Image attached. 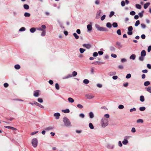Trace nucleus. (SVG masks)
Here are the masks:
<instances>
[{
  "instance_id": "1",
  "label": "nucleus",
  "mask_w": 151,
  "mask_h": 151,
  "mask_svg": "<svg viewBox=\"0 0 151 151\" xmlns=\"http://www.w3.org/2000/svg\"><path fill=\"white\" fill-rule=\"evenodd\" d=\"M101 124L102 127H106L108 124V119L104 117L102 118L101 120Z\"/></svg>"
},
{
  "instance_id": "2",
  "label": "nucleus",
  "mask_w": 151,
  "mask_h": 151,
  "mask_svg": "<svg viewBox=\"0 0 151 151\" xmlns=\"http://www.w3.org/2000/svg\"><path fill=\"white\" fill-rule=\"evenodd\" d=\"M63 121L66 127L71 126V123L69 119L66 117H64L63 119Z\"/></svg>"
},
{
  "instance_id": "3",
  "label": "nucleus",
  "mask_w": 151,
  "mask_h": 151,
  "mask_svg": "<svg viewBox=\"0 0 151 151\" xmlns=\"http://www.w3.org/2000/svg\"><path fill=\"white\" fill-rule=\"evenodd\" d=\"M95 27L99 31L106 32L108 31L107 28L103 27H100L99 25L97 24H95Z\"/></svg>"
},
{
  "instance_id": "4",
  "label": "nucleus",
  "mask_w": 151,
  "mask_h": 151,
  "mask_svg": "<svg viewBox=\"0 0 151 151\" xmlns=\"http://www.w3.org/2000/svg\"><path fill=\"white\" fill-rule=\"evenodd\" d=\"M32 144L34 148L37 147L38 144V141L36 138H34L32 140Z\"/></svg>"
},
{
  "instance_id": "5",
  "label": "nucleus",
  "mask_w": 151,
  "mask_h": 151,
  "mask_svg": "<svg viewBox=\"0 0 151 151\" xmlns=\"http://www.w3.org/2000/svg\"><path fill=\"white\" fill-rule=\"evenodd\" d=\"M85 97L88 99H92L94 97V96L93 95L89 94H86L85 95Z\"/></svg>"
},
{
  "instance_id": "6",
  "label": "nucleus",
  "mask_w": 151,
  "mask_h": 151,
  "mask_svg": "<svg viewBox=\"0 0 151 151\" xmlns=\"http://www.w3.org/2000/svg\"><path fill=\"white\" fill-rule=\"evenodd\" d=\"M54 129V127L53 126H50L48 127H46L45 128V130L46 131H49L52 130Z\"/></svg>"
},
{
  "instance_id": "7",
  "label": "nucleus",
  "mask_w": 151,
  "mask_h": 151,
  "mask_svg": "<svg viewBox=\"0 0 151 151\" xmlns=\"http://www.w3.org/2000/svg\"><path fill=\"white\" fill-rule=\"evenodd\" d=\"M115 147L114 145H111L108 144L107 145V147L109 149H113Z\"/></svg>"
},
{
  "instance_id": "8",
  "label": "nucleus",
  "mask_w": 151,
  "mask_h": 151,
  "mask_svg": "<svg viewBox=\"0 0 151 151\" xmlns=\"http://www.w3.org/2000/svg\"><path fill=\"white\" fill-rule=\"evenodd\" d=\"M34 102V104L36 105L37 106H38L40 108H42L44 109V106L41 105V104H40L39 103L35 101H33Z\"/></svg>"
},
{
  "instance_id": "9",
  "label": "nucleus",
  "mask_w": 151,
  "mask_h": 151,
  "mask_svg": "<svg viewBox=\"0 0 151 151\" xmlns=\"http://www.w3.org/2000/svg\"><path fill=\"white\" fill-rule=\"evenodd\" d=\"M33 95L35 97H38L39 96V91L36 90L34 91Z\"/></svg>"
},
{
  "instance_id": "10",
  "label": "nucleus",
  "mask_w": 151,
  "mask_h": 151,
  "mask_svg": "<svg viewBox=\"0 0 151 151\" xmlns=\"http://www.w3.org/2000/svg\"><path fill=\"white\" fill-rule=\"evenodd\" d=\"M83 47L87 49H90L91 47V45L88 44H84L83 45Z\"/></svg>"
},
{
  "instance_id": "11",
  "label": "nucleus",
  "mask_w": 151,
  "mask_h": 151,
  "mask_svg": "<svg viewBox=\"0 0 151 151\" xmlns=\"http://www.w3.org/2000/svg\"><path fill=\"white\" fill-rule=\"evenodd\" d=\"M60 114L59 113H56L54 114V116L55 117V119H58L59 118V116Z\"/></svg>"
},
{
  "instance_id": "12",
  "label": "nucleus",
  "mask_w": 151,
  "mask_h": 151,
  "mask_svg": "<svg viewBox=\"0 0 151 151\" xmlns=\"http://www.w3.org/2000/svg\"><path fill=\"white\" fill-rule=\"evenodd\" d=\"M72 77V75L71 74H68L66 76H64L63 77L62 79H66Z\"/></svg>"
},
{
  "instance_id": "13",
  "label": "nucleus",
  "mask_w": 151,
  "mask_h": 151,
  "mask_svg": "<svg viewBox=\"0 0 151 151\" xmlns=\"http://www.w3.org/2000/svg\"><path fill=\"white\" fill-rule=\"evenodd\" d=\"M128 140L125 138H124L123 140L122 141V144L124 145H126L128 143Z\"/></svg>"
},
{
  "instance_id": "14",
  "label": "nucleus",
  "mask_w": 151,
  "mask_h": 151,
  "mask_svg": "<svg viewBox=\"0 0 151 151\" xmlns=\"http://www.w3.org/2000/svg\"><path fill=\"white\" fill-rule=\"evenodd\" d=\"M146 55V52L145 50H142L141 52V55L142 57H145Z\"/></svg>"
},
{
  "instance_id": "15",
  "label": "nucleus",
  "mask_w": 151,
  "mask_h": 151,
  "mask_svg": "<svg viewBox=\"0 0 151 151\" xmlns=\"http://www.w3.org/2000/svg\"><path fill=\"white\" fill-rule=\"evenodd\" d=\"M116 44L118 46V48H120L122 47V45L120 42H116Z\"/></svg>"
},
{
  "instance_id": "16",
  "label": "nucleus",
  "mask_w": 151,
  "mask_h": 151,
  "mask_svg": "<svg viewBox=\"0 0 151 151\" xmlns=\"http://www.w3.org/2000/svg\"><path fill=\"white\" fill-rule=\"evenodd\" d=\"M87 28L88 31H91L92 29V25L91 24L88 25H87Z\"/></svg>"
},
{
  "instance_id": "17",
  "label": "nucleus",
  "mask_w": 151,
  "mask_h": 151,
  "mask_svg": "<svg viewBox=\"0 0 151 151\" xmlns=\"http://www.w3.org/2000/svg\"><path fill=\"white\" fill-rule=\"evenodd\" d=\"M150 4V3L149 2H147L144 5V9H146L147 8Z\"/></svg>"
},
{
  "instance_id": "18",
  "label": "nucleus",
  "mask_w": 151,
  "mask_h": 151,
  "mask_svg": "<svg viewBox=\"0 0 151 151\" xmlns=\"http://www.w3.org/2000/svg\"><path fill=\"white\" fill-rule=\"evenodd\" d=\"M14 68L16 70H19L21 68L19 64H16L14 65Z\"/></svg>"
},
{
  "instance_id": "19",
  "label": "nucleus",
  "mask_w": 151,
  "mask_h": 151,
  "mask_svg": "<svg viewBox=\"0 0 151 151\" xmlns=\"http://www.w3.org/2000/svg\"><path fill=\"white\" fill-rule=\"evenodd\" d=\"M68 100L69 102L70 103H73L74 101V100L73 98L71 97L68 98Z\"/></svg>"
},
{
  "instance_id": "20",
  "label": "nucleus",
  "mask_w": 151,
  "mask_h": 151,
  "mask_svg": "<svg viewBox=\"0 0 151 151\" xmlns=\"http://www.w3.org/2000/svg\"><path fill=\"white\" fill-rule=\"evenodd\" d=\"M110 50L112 52H114L115 51L116 49L113 46H111L110 47Z\"/></svg>"
},
{
  "instance_id": "21",
  "label": "nucleus",
  "mask_w": 151,
  "mask_h": 151,
  "mask_svg": "<svg viewBox=\"0 0 151 151\" xmlns=\"http://www.w3.org/2000/svg\"><path fill=\"white\" fill-rule=\"evenodd\" d=\"M23 7L25 9L27 10L29 9V6L27 4H24L23 5Z\"/></svg>"
},
{
  "instance_id": "22",
  "label": "nucleus",
  "mask_w": 151,
  "mask_h": 151,
  "mask_svg": "<svg viewBox=\"0 0 151 151\" xmlns=\"http://www.w3.org/2000/svg\"><path fill=\"white\" fill-rule=\"evenodd\" d=\"M89 116L90 117L91 119H92L94 117V115L93 113L92 112H91L89 113Z\"/></svg>"
},
{
  "instance_id": "23",
  "label": "nucleus",
  "mask_w": 151,
  "mask_h": 151,
  "mask_svg": "<svg viewBox=\"0 0 151 151\" xmlns=\"http://www.w3.org/2000/svg\"><path fill=\"white\" fill-rule=\"evenodd\" d=\"M106 26L109 28H111L112 27V25L110 22H108L106 24Z\"/></svg>"
},
{
  "instance_id": "24",
  "label": "nucleus",
  "mask_w": 151,
  "mask_h": 151,
  "mask_svg": "<svg viewBox=\"0 0 151 151\" xmlns=\"http://www.w3.org/2000/svg\"><path fill=\"white\" fill-rule=\"evenodd\" d=\"M62 111L64 113H69L70 112V110L68 109H66L64 110H62Z\"/></svg>"
},
{
  "instance_id": "25",
  "label": "nucleus",
  "mask_w": 151,
  "mask_h": 151,
  "mask_svg": "<svg viewBox=\"0 0 151 151\" xmlns=\"http://www.w3.org/2000/svg\"><path fill=\"white\" fill-rule=\"evenodd\" d=\"M136 58V55L134 54H132L130 57V59H132L133 60H134Z\"/></svg>"
},
{
  "instance_id": "26",
  "label": "nucleus",
  "mask_w": 151,
  "mask_h": 151,
  "mask_svg": "<svg viewBox=\"0 0 151 151\" xmlns=\"http://www.w3.org/2000/svg\"><path fill=\"white\" fill-rule=\"evenodd\" d=\"M140 100L141 102H144L145 101L144 97L143 96H141L140 97Z\"/></svg>"
},
{
  "instance_id": "27",
  "label": "nucleus",
  "mask_w": 151,
  "mask_h": 151,
  "mask_svg": "<svg viewBox=\"0 0 151 151\" xmlns=\"http://www.w3.org/2000/svg\"><path fill=\"white\" fill-rule=\"evenodd\" d=\"M85 50H86L83 48H80L79 49V51L81 53H83Z\"/></svg>"
},
{
  "instance_id": "28",
  "label": "nucleus",
  "mask_w": 151,
  "mask_h": 151,
  "mask_svg": "<svg viewBox=\"0 0 151 151\" xmlns=\"http://www.w3.org/2000/svg\"><path fill=\"white\" fill-rule=\"evenodd\" d=\"M89 126L91 129H93L94 128V126H93L92 124L91 123H90L89 124Z\"/></svg>"
},
{
  "instance_id": "29",
  "label": "nucleus",
  "mask_w": 151,
  "mask_h": 151,
  "mask_svg": "<svg viewBox=\"0 0 151 151\" xmlns=\"http://www.w3.org/2000/svg\"><path fill=\"white\" fill-rule=\"evenodd\" d=\"M36 31V29L35 28L33 27L30 29V31L31 33H34Z\"/></svg>"
},
{
  "instance_id": "30",
  "label": "nucleus",
  "mask_w": 151,
  "mask_h": 151,
  "mask_svg": "<svg viewBox=\"0 0 151 151\" xmlns=\"http://www.w3.org/2000/svg\"><path fill=\"white\" fill-rule=\"evenodd\" d=\"M24 15L25 17H29L30 16V14L28 12H25L24 14Z\"/></svg>"
},
{
  "instance_id": "31",
  "label": "nucleus",
  "mask_w": 151,
  "mask_h": 151,
  "mask_svg": "<svg viewBox=\"0 0 151 151\" xmlns=\"http://www.w3.org/2000/svg\"><path fill=\"white\" fill-rule=\"evenodd\" d=\"M136 7L139 9H141V6L139 4H136L135 5Z\"/></svg>"
},
{
  "instance_id": "32",
  "label": "nucleus",
  "mask_w": 151,
  "mask_h": 151,
  "mask_svg": "<svg viewBox=\"0 0 151 151\" xmlns=\"http://www.w3.org/2000/svg\"><path fill=\"white\" fill-rule=\"evenodd\" d=\"M73 35L75 37V38L76 39H78L79 38V36L77 35V34L76 33H74L73 34Z\"/></svg>"
},
{
  "instance_id": "33",
  "label": "nucleus",
  "mask_w": 151,
  "mask_h": 151,
  "mask_svg": "<svg viewBox=\"0 0 151 151\" xmlns=\"http://www.w3.org/2000/svg\"><path fill=\"white\" fill-rule=\"evenodd\" d=\"M83 83L86 84H87L89 83V81L88 80L85 79L83 81Z\"/></svg>"
},
{
  "instance_id": "34",
  "label": "nucleus",
  "mask_w": 151,
  "mask_h": 151,
  "mask_svg": "<svg viewBox=\"0 0 151 151\" xmlns=\"http://www.w3.org/2000/svg\"><path fill=\"white\" fill-rule=\"evenodd\" d=\"M150 82L149 81H147L145 82L144 85L145 86H147L150 84Z\"/></svg>"
},
{
  "instance_id": "35",
  "label": "nucleus",
  "mask_w": 151,
  "mask_h": 151,
  "mask_svg": "<svg viewBox=\"0 0 151 151\" xmlns=\"http://www.w3.org/2000/svg\"><path fill=\"white\" fill-rule=\"evenodd\" d=\"M140 24L139 21L138 20L136 21L135 24V26L136 27L137 26Z\"/></svg>"
},
{
  "instance_id": "36",
  "label": "nucleus",
  "mask_w": 151,
  "mask_h": 151,
  "mask_svg": "<svg viewBox=\"0 0 151 151\" xmlns=\"http://www.w3.org/2000/svg\"><path fill=\"white\" fill-rule=\"evenodd\" d=\"M37 101L40 103H42L43 102V100L42 98H38L37 99Z\"/></svg>"
},
{
  "instance_id": "37",
  "label": "nucleus",
  "mask_w": 151,
  "mask_h": 151,
  "mask_svg": "<svg viewBox=\"0 0 151 151\" xmlns=\"http://www.w3.org/2000/svg\"><path fill=\"white\" fill-rule=\"evenodd\" d=\"M113 26L115 28L116 27H118V24L116 22H114L112 24Z\"/></svg>"
},
{
  "instance_id": "38",
  "label": "nucleus",
  "mask_w": 151,
  "mask_h": 151,
  "mask_svg": "<svg viewBox=\"0 0 151 151\" xmlns=\"http://www.w3.org/2000/svg\"><path fill=\"white\" fill-rule=\"evenodd\" d=\"M114 12L113 11H111L110 12V14L109 15V17L111 18V17L113 15H114Z\"/></svg>"
},
{
  "instance_id": "39",
  "label": "nucleus",
  "mask_w": 151,
  "mask_h": 151,
  "mask_svg": "<svg viewBox=\"0 0 151 151\" xmlns=\"http://www.w3.org/2000/svg\"><path fill=\"white\" fill-rule=\"evenodd\" d=\"M146 90L150 92V93H151V87H148L147 88Z\"/></svg>"
},
{
  "instance_id": "40",
  "label": "nucleus",
  "mask_w": 151,
  "mask_h": 151,
  "mask_svg": "<svg viewBox=\"0 0 151 151\" xmlns=\"http://www.w3.org/2000/svg\"><path fill=\"white\" fill-rule=\"evenodd\" d=\"M55 87L56 89L58 90L59 89L60 87L59 84L58 83H56L55 85Z\"/></svg>"
},
{
  "instance_id": "41",
  "label": "nucleus",
  "mask_w": 151,
  "mask_h": 151,
  "mask_svg": "<svg viewBox=\"0 0 151 151\" xmlns=\"http://www.w3.org/2000/svg\"><path fill=\"white\" fill-rule=\"evenodd\" d=\"M139 109L141 111H144L145 109V107H140L139 108Z\"/></svg>"
},
{
  "instance_id": "42",
  "label": "nucleus",
  "mask_w": 151,
  "mask_h": 151,
  "mask_svg": "<svg viewBox=\"0 0 151 151\" xmlns=\"http://www.w3.org/2000/svg\"><path fill=\"white\" fill-rule=\"evenodd\" d=\"M128 31H132L133 30V27L132 26H130L128 28Z\"/></svg>"
},
{
  "instance_id": "43",
  "label": "nucleus",
  "mask_w": 151,
  "mask_h": 151,
  "mask_svg": "<svg viewBox=\"0 0 151 151\" xmlns=\"http://www.w3.org/2000/svg\"><path fill=\"white\" fill-rule=\"evenodd\" d=\"M118 146L119 147H122L123 145L122 142L121 141H119L118 142Z\"/></svg>"
},
{
  "instance_id": "44",
  "label": "nucleus",
  "mask_w": 151,
  "mask_h": 151,
  "mask_svg": "<svg viewBox=\"0 0 151 151\" xmlns=\"http://www.w3.org/2000/svg\"><path fill=\"white\" fill-rule=\"evenodd\" d=\"M121 4V5L122 6H124L125 5V3L124 1H122Z\"/></svg>"
},
{
  "instance_id": "45",
  "label": "nucleus",
  "mask_w": 151,
  "mask_h": 151,
  "mask_svg": "<svg viewBox=\"0 0 151 151\" xmlns=\"http://www.w3.org/2000/svg\"><path fill=\"white\" fill-rule=\"evenodd\" d=\"M26 30V29L24 27H22L19 29V31H24Z\"/></svg>"
},
{
  "instance_id": "46",
  "label": "nucleus",
  "mask_w": 151,
  "mask_h": 151,
  "mask_svg": "<svg viewBox=\"0 0 151 151\" xmlns=\"http://www.w3.org/2000/svg\"><path fill=\"white\" fill-rule=\"evenodd\" d=\"M131 75L130 73H129V74H127L126 76V78H127V79L129 78H131Z\"/></svg>"
},
{
  "instance_id": "47",
  "label": "nucleus",
  "mask_w": 151,
  "mask_h": 151,
  "mask_svg": "<svg viewBox=\"0 0 151 151\" xmlns=\"http://www.w3.org/2000/svg\"><path fill=\"white\" fill-rule=\"evenodd\" d=\"M117 33L118 35H121V30L120 29H118L116 32Z\"/></svg>"
},
{
  "instance_id": "48",
  "label": "nucleus",
  "mask_w": 151,
  "mask_h": 151,
  "mask_svg": "<svg viewBox=\"0 0 151 151\" xmlns=\"http://www.w3.org/2000/svg\"><path fill=\"white\" fill-rule=\"evenodd\" d=\"M77 74V72H76V71H73V72H72V76H76Z\"/></svg>"
},
{
  "instance_id": "49",
  "label": "nucleus",
  "mask_w": 151,
  "mask_h": 151,
  "mask_svg": "<svg viewBox=\"0 0 151 151\" xmlns=\"http://www.w3.org/2000/svg\"><path fill=\"white\" fill-rule=\"evenodd\" d=\"M139 60L141 61H143L144 60V57H142L141 56L139 58Z\"/></svg>"
},
{
  "instance_id": "50",
  "label": "nucleus",
  "mask_w": 151,
  "mask_h": 151,
  "mask_svg": "<svg viewBox=\"0 0 151 151\" xmlns=\"http://www.w3.org/2000/svg\"><path fill=\"white\" fill-rule=\"evenodd\" d=\"M79 117L82 118H83L85 117L84 115L82 113L80 114L79 115Z\"/></svg>"
},
{
  "instance_id": "51",
  "label": "nucleus",
  "mask_w": 151,
  "mask_h": 151,
  "mask_svg": "<svg viewBox=\"0 0 151 151\" xmlns=\"http://www.w3.org/2000/svg\"><path fill=\"white\" fill-rule=\"evenodd\" d=\"M46 32L44 30L43 31H42V32L41 33V36H44L45 35Z\"/></svg>"
},
{
  "instance_id": "52",
  "label": "nucleus",
  "mask_w": 151,
  "mask_h": 151,
  "mask_svg": "<svg viewBox=\"0 0 151 151\" xmlns=\"http://www.w3.org/2000/svg\"><path fill=\"white\" fill-rule=\"evenodd\" d=\"M77 107L79 109H82L83 107V106L80 104H78L77 105Z\"/></svg>"
},
{
  "instance_id": "53",
  "label": "nucleus",
  "mask_w": 151,
  "mask_h": 151,
  "mask_svg": "<svg viewBox=\"0 0 151 151\" xmlns=\"http://www.w3.org/2000/svg\"><path fill=\"white\" fill-rule=\"evenodd\" d=\"M137 123H142L143 122V121L142 119H138L137 120Z\"/></svg>"
},
{
  "instance_id": "54",
  "label": "nucleus",
  "mask_w": 151,
  "mask_h": 151,
  "mask_svg": "<svg viewBox=\"0 0 151 151\" xmlns=\"http://www.w3.org/2000/svg\"><path fill=\"white\" fill-rule=\"evenodd\" d=\"M130 14L131 15H134L135 14V12L134 11H131L130 12Z\"/></svg>"
},
{
  "instance_id": "55",
  "label": "nucleus",
  "mask_w": 151,
  "mask_h": 151,
  "mask_svg": "<svg viewBox=\"0 0 151 151\" xmlns=\"http://www.w3.org/2000/svg\"><path fill=\"white\" fill-rule=\"evenodd\" d=\"M118 108L120 109H122L124 108V106L122 105H120L119 106Z\"/></svg>"
},
{
  "instance_id": "56",
  "label": "nucleus",
  "mask_w": 151,
  "mask_h": 151,
  "mask_svg": "<svg viewBox=\"0 0 151 151\" xmlns=\"http://www.w3.org/2000/svg\"><path fill=\"white\" fill-rule=\"evenodd\" d=\"M142 13L140 12V13H139V14H138L139 15V16L140 17H143V13H142L144 12V11H142Z\"/></svg>"
},
{
  "instance_id": "57",
  "label": "nucleus",
  "mask_w": 151,
  "mask_h": 151,
  "mask_svg": "<svg viewBox=\"0 0 151 151\" xmlns=\"http://www.w3.org/2000/svg\"><path fill=\"white\" fill-rule=\"evenodd\" d=\"M141 26L142 28L143 29L145 28L146 27L145 25L144 24H141Z\"/></svg>"
},
{
  "instance_id": "58",
  "label": "nucleus",
  "mask_w": 151,
  "mask_h": 151,
  "mask_svg": "<svg viewBox=\"0 0 151 151\" xmlns=\"http://www.w3.org/2000/svg\"><path fill=\"white\" fill-rule=\"evenodd\" d=\"M106 17V15H103L101 18V21H103L105 19Z\"/></svg>"
},
{
  "instance_id": "59",
  "label": "nucleus",
  "mask_w": 151,
  "mask_h": 151,
  "mask_svg": "<svg viewBox=\"0 0 151 151\" xmlns=\"http://www.w3.org/2000/svg\"><path fill=\"white\" fill-rule=\"evenodd\" d=\"M98 55V53L96 52H94L93 54V56L94 57H96Z\"/></svg>"
},
{
  "instance_id": "60",
  "label": "nucleus",
  "mask_w": 151,
  "mask_h": 151,
  "mask_svg": "<svg viewBox=\"0 0 151 151\" xmlns=\"http://www.w3.org/2000/svg\"><path fill=\"white\" fill-rule=\"evenodd\" d=\"M136 110V108H135L134 107L133 108H132L130 110V112H132L133 111H135Z\"/></svg>"
},
{
  "instance_id": "61",
  "label": "nucleus",
  "mask_w": 151,
  "mask_h": 151,
  "mask_svg": "<svg viewBox=\"0 0 151 151\" xmlns=\"http://www.w3.org/2000/svg\"><path fill=\"white\" fill-rule=\"evenodd\" d=\"M121 61L122 63H124L127 61V60L125 58H122L121 59Z\"/></svg>"
},
{
  "instance_id": "62",
  "label": "nucleus",
  "mask_w": 151,
  "mask_h": 151,
  "mask_svg": "<svg viewBox=\"0 0 151 151\" xmlns=\"http://www.w3.org/2000/svg\"><path fill=\"white\" fill-rule=\"evenodd\" d=\"M151 50V45L149 46L147 49V51L148 52H150Z\"/></svg>"
},
{
  "instance_id": "63",
  "label": "nucleus",
  "mask_w": 151,
  "mask_h": 151,
  "mask_svg": "<svg viewBox=\"0 0 151 151\" xmlns=\"http://www.w3.org/2000/svg\"><path fill=\"white\" fill-rule=\"evenodd\" d=\"M141 37L142 39H145L146 36L145 35L142 34L141 35Z\"/></svg>"
},
{
  "instance_id": "64",
  "label": "nucleus",
  "mask_w": 151,
  "mask_h": 151,
  "mask_svg": "<svg viewBox=\"0 0 151 151\" xmlns=\"http://www.w3.org/2000/svg\"><path fill=\"white\" fill-rule=\"evenodd\" d=\"M147 67L149 69H151V65L149 64H148L147 65Z\"/></svg>"
}]
</instances>
